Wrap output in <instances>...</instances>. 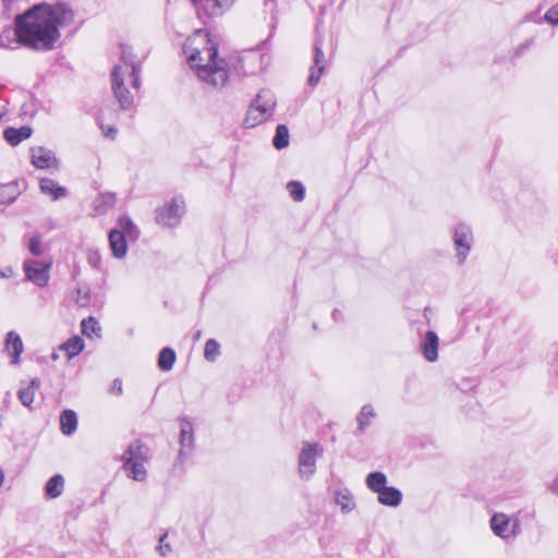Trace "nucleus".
<instances>
[{
    "label": "nucleus",
    "instance_id": "nucleus-12",
    "mask_svg": "<svg viewBox=\"0 0 558 558\" xmlns=\"http://www.w3.org/2000/svg\"><path fill=\"white\" fill-rule=\"evenodd\" d=\"M235 0H201L196 8L197 14L204 13L206 16L214 17L221 15L225 10L229 9Z\"/></svg>",
    "mask_w": 558,
    "mask_h": 558
},
{
    "label": "nucleus",
    "instance_id": "nucleus-5",
    "mask_svg": "<svg viewBox=\"0 0 558 558\" xmlns=\"http://www.w3.org/2000/svg\"><path fill=\"white\" fill-rule=\"evenodd\" d=\"M452 240L456 250L457 263L462 266L465 263L474 242L471 227L465 223H459L453 229Z\"/></svg>",
    "mask_w": 558,
    "mask_h": 558
},
{
    "label": "nucleus",
    "instance_id": "nucleus-47",
    "mask_svg": "<svg viewBox=\"0 0 558 558\" xmlns=\"http://www.w3.org/2000/svg\"><path fill=\"white\" fill-rule=\"evenodd\" d=\"M14 276V270L12 267H5L0 269V278H12Z\"/></svg>",
    "mask_w": 558,
    "mask_h": 558
},
{
    "label": "nucleus",
    "instance_id": "nucleus-11",
    "mask_svg": "<svg viewBox=\"0 0 558 558\" xmlns=\"http://www.w3.org/2000/svg\"><path fill=\"white\" fill-rule=\"evenodd\" d=\"M32 163L37 169L58 168V159L54 154L43 146L31 148Z\"/></svg>",
    "mask_w": 558,
    "mask_h": 558
},
{
    "label": "nucleus",
    "instance_id": "nucleus-45",
    "mask_svg": "<svg viewBox=\"0 0 558 558\" xmlns=\"http://www.w3.org/2000/svg\"><path fill=\"white\" fill-rule=\"evenodd\" d=\"M100 129L106 137L114 138L118 133V130L114 126L105 128L102 124H100Z\"/></svg>",
    "mask_w": 558,
    "mask_h": 558
},
{
    "label": "nucleus",
    "instance_id": "nucleus-41",
    "mask_svg": "<svg viewBox=\"0 0 558 558\" xmlns=\"http://www.w3.org/2000/svg\"><path fill=\"white\" fill-rule=\"evenodd\" d=\"M167 534H162L159 538V546L157 547L159 554L162 557L168 556L171 553V546L169 543L166 542Z\"/></svg>",
    "mask_w": 558,
    "mask_h": 558
},
{
    "label": "nucleus",
    "instance_id": "nucleus-36",
    "mask_svg": "<svg viewBox=\"0 0 558 558\" xmlns=\"http://www.w3.org/2000/svg\"><path fill=\"white\" fill-rule=\"evenodd\" d=\"M75 303L81 307H86L90 303V288L88 284H78L76 288Z\"/></svg>",
    "mask_w": 558,
    "mask_h": 558
},
{
    "label": "nucleus",
    "instance_id": "nucleus-14",
    "mask_svg": "<svg viewBox=\"0 0 558 558\" xmlns=\"http://www.w3.org/2000/svg\"><path fill=\"white\" fill-rule=\"evenodd\" d=\"M421 351L428 362H435L438 359L439 338L435 331H427L421 342Z\"/></svg>",
    "mask_w": 558,
    "mask_h": 558
},
{
    "label": "nucleus",
    "instance_id": "nucleus-58",
    "mask_svg": "<svg viewBox=\"0 0 558 558\" xmlns=\"http://www.w3.org/2000/svg\"><path fill=\"white\" fill-rule=\"evenodd\" d=\"M2 118V113H0V119Z\"/></svg>",
    "mask_w": 558,
    "mask_h": 558
},
{
    "label": "nucleus",
    "instance_id": "nucleus-15",
    "mask_svg": "<svg viewBox=\"0 0 558 558\" xmlns=\"http://www.w3.org/2000/svg\"><path fill=\"white\" fill-rule=\"evenodd\" d=\"M109 245L112 255L116 258H122L128 252V244L124 233L118 229H112L109 232Z\"/></svg>",
    "mask_w": 558,
    "mask_h": 558
},
{
    "label": "nucleus",
    "instance_id": "nucleus-44",
    "mask_svg": "<svg viewBox=\"0 0 558 558\" xmlns=\"http://www.w3.org/2000/svg\"><path fill=\"white\" fill-rule=\"evenodd\" d=\"M323 59H324V53L322 52L320 49H318L316 47V57H315V60H316V68L318 70L319 73H323L326 65L325 63H323Z\"/></svg>",
    "mask_w": 558,
    "mask_h": 558
},
{
    "label": "nucleus",
    "instance_id": "nucleus-2",
    "mask_svg": "<svg viewBox=\"0 0 558 558\" xmlns=\"http://www.w3.org/2000/svg\"><path fill=\"white\" fill-rule=\"evenodd\" d=\"M183 52L191 69L207 87L220 89L229 81V64L219 58L218 48L207 33L195 32L183 45Z\"/></svg>",
    "mask_w": 558,
    "mask_h": 558
},
{
    "label": "nucleus",
    "instance_id": "nucleus-9",
    "mask_svg": "<svg viewBox=\"0 0 558 558\" xmlns=\"http://www.w3.org/2000/svg\"><path fill=\"white\" fill-rule=\"evenodd\" d=\"M298 471L301 480H311L314 473V444L303 441V447L299 454Z\"/></svg>",
    "mask_w": 558,
    "mask_h": 558
},
{
    "label": "nucleus",
    "instance_id": "nucleus-56",
    "mask_svg": "<svg viewBox=\"0 0 558 558\" xmlns=\"http://www.w3.org/2000/svg\"><path fill=\"white\" fill-rule=\"evenodd\" d=\"M193 4H197L201 0H190Z\"/></svg>",
    "mask_w": 558,
    "mask_h": 558
},
{
    "label": "nucleus",
    "instance_id": "nucleus-55",
    "mask_svg": "<svg viewBox=\"0 0 558 558\" xmlns=\"http://www.w3.org/2000/svg\"><path fill=\"white\" fill-rule=\"evenodd\" d=\"M315 450H316V457H317L318 456V451L320 450L317 444H316Z\"/></svg>",
    "mask_w": 558,
    "mask_h": 558
},
{
    "label": "nucleus",
    "instance_id": "nucleus-39",
    "mask_svg": "<svg viewBox=\"0 0 558 558\" xmlns=\"http://www.w3.org/2000/svg\"><path fill=\"white\" fill-rule=\"evenodd\" d=\"M87 263L95 269L100 268L101 264V255L100 252L96 248H89L87 251Z\"/></svg>",
    "mask_w": 558,
    "mask_h": 558
},
{
    "label": "nucleus",
    "instance_id": "nucleus-53",
    "mask_svg": "<svg viewBox=\"0 0 558 558\" xmlns=\"http://www.w3.org/2000/svg\"><path fill=\"white\" fill-rule=\"evenodd\" d=\"M58 359H59V354H58V352L53 351V352L51 353V360L57 361Z\"/></svg>",
    "mask_w": 558,
    "mask_h": 558
},
{
    "label": "nucleus",
    "instance_id": "nucleus-7",
    "mask_svg": "<svg viewBox=\"0 0 558 558\" xmlns=\"http://www.w3.org/2000/svg\"><path fill=\"white\" fill-rule=\"evenodd\" d=\"M490 527L495 535L504 539L512 538L520 532V520L501 512L495 513L490 519Z\"/></svg>",
    "mask_w": 558,
    "mask_h": 558
},
{
    "label": "nucleus",
    "instance_id": "nucleus-37",
    "mask_svg": "<svg viewBox=\"0 0 558 558\" xmlns=\"http://www.w3.org/2000/svg\"><path fill=\"white\" fill-rule=\"evenodd\" d=\"M220 345L215 339H209L205 343L204 356L207 361L214 362L219 355Z\"/></svg>",
    "mask_w": 558,
    "mask_h": 558
},
{
    "label": "nucleus",
    "instance_id": "nucleus-31",
    "mask_svg": "<svg viewBox=\"0 0 558 558\" xmlns=\"http://www.w3.org/2000/svg\"><path fill=\"white\" fill-rule=\"evenodd\" d=\"M290 143L289 130L284 124H279L276 128V133L272 138V145L276 149L281 150L288 147Z\"/></svg>",
    "mask_w": 558,
    "mask_h": 558
},
{
    "label": "nucleus",
    "instance_id": "nucleus-8",
    "mask_svg": "<svg viewBox=\"0 0 558 558\" xmlns=\"http://www.w3.org/2000/svg\"><path fill=\"white\" fill-rule=\"evenodd\" d=\"M111 85L114 97L117 98L121 109L129 110L133 105V96L124 86L121 65L113 66L111 71Z\"/></svg>",
    "mask_w": 558,
    "mask_h": 558
},
{
    "label": "nucleus",
    "instance_id": "nucleus-1",
    "mask_svg": "<svg viewBox=\"0 0 558 558\" xmlns=\"http://www.w3.org/2000/svg\"><path fill=\"white\" fill-rule=\"evenodd\" d=\"M74 13L65 3L35 4L15 16L13 35H0V47L15 49L22 45L34 50H51L60 38L59 28L73 22Z\"/></svg>",
    "mask_w": 558,
    "mask_h": 558
},
{
    "label": "nucleus",
    "instance_id": "nucleus-43",
    "mask_svg": "<svg viewBox=\"0 0 558 558\" xmlns=\"http://www.w3.org/2000/svg\"><path fill=\"white\" fill-rule=\"evenodd\" d=\"M141 66L133 68L131 70V77H132V86L135 89H138L141 87V77H140Z\"/></svg>",
    "mask_w": 558,
    "mask_h": 558
},
{
    "label": "nucleus",
    "instance_id": "nucleus-25",
    "mask_svg": "<svg viewBox=\"0 0 558 558\" xmlns=\"http://www.w3.org/2000/svg\"><path fill=\"white\" fill-rule=\"evenodd\" d=\"M64 489V478L61 474L51 476L45 485V493L49 498H57Z\"/></svg>",
    "mask_w": 558,
    "mask_h": 558
},
{
    "label": "nucleus",
    "instance_id": "nucleus-16",
    "mask_svg": "<svg viewBox=\"0 0 558 558\" xmlns=\"http://www.w3.org/2000/svg\"><path fill=\"white\" fill-rule=\"evenodd\" d=\"M39 189L41 193L51 196L53 201H58L68 195V190L63 186H60L54 180L50 178L40 179Z\"/></svg>",
    "mask_w": 558,
    "mask_h": 558
},
{
    "label": "nucleus",
    "instance_id": "nucleus-35",
    "mask_svg": "<svg viewBox=\"0 0 558 558\" xmlns=\"http://www.w3.org/2000/svg\"><path fill=\"white\" fill-rule=\"evenodd\" d=\"M120 59L121 61L129 66L131 70L133 68L141 66L140 62H136L135 56L132 51V48L126 44H120Z\"/></svg>",
    "mask_w": 558,
    "mask_h": 558
},
{
    "label": "nucleus",
    "instance_id": "nucleus-17",
    "mask_svg": "<svg viewBox=\"0 0 558 558\" xmlns=\"http://www.w3.org/2000/svg\"><path fill=\"white\" fill-rule=\"evenodd\" d=\"M147 460V447L141 441L135 440L131 442L128 449L122 454V461H146Z\"/></svg>",
    "mask_w": 558,
    "mask_h": 558
},
{
    "label": "nucleus",
    "instance_id": "nucleus-6",
    "mask_svg": "<svg viewBox=\"0 0 558 558\" xmlns=\"http://www.w3.org/2000/svg\"><path fill=\"white\" fill-rule=\"evenodd\" d=\"M51 266V260L25 259L23 263V270L25 272L26 280L33 282L39 288L46 287L50 279L49 272Z\"/></svg>",
    "mask_w": 558,
    "mask_h": 558
},
{
    "label": "nucleus",
    "instance_id": "nucleus-10",
    "mask_svg": "<svg viewBox=\"0 0 558 558\" xmlns=\"http://www.w3.org/2000/svg\"><path fill=\"white\" fill-rule=\"evenodd\" d=\"M179 459L183 461L194 448V428L187 418H181Z\"/></svg>",
    "mask_w": 558,
    "mask_h": 558
},
{
    "label": "nucleus",
    "instance_id": "nucleus-21",
    "mask_svg": "<svg viewBox=\"0 0 558 558\" xmlns=\"http://www.w3.org/2000/svg\"><path fill=\"white\" fill-rule=\"evenodd\" d=\"M40 388L39 378H33L26 387H21L17 397L21 403L27 408L34 402L35 392Z\"/></svg>",
    "mask_w": 558,
    "mask_h": 558
},
{
    "label": "nucleus",
    "instance_id": "nucleus-51",
    "mask_svg": "<svg viewBox=\"0 0 558 558\" xmlns=\"http://www.w3.org/2000/svg\"><path fill=\"white\" fill-rule=\"evenodd\" d=\"M533 39H529L526 40L524 44H522L519 48H518V51L521 52L525 49H529L532 45H533Z\"/></svg>",
    "mask_w": 558,
    "mask_h": 558
},
{
    "label": "nucleus",
    "instance_id": "nucleus-49",
    "mask_svg": "<svg viewBox=\"0 0 558 558\" xmlns=\"http://www.w3.org/2000/svg\"><path fill=\"white\" fill-rule=\"evenodd\" d=\"M549 490L558 496V475L555 477L553 483L549 485Z\"/></svg>",
    "mask_w": 558,
    "mask_h": 558
},
{
    "label": "nucleus",
    "instance_id": "nucleus-50",
    "mask_svg": "<svg viewBox=\"0 0 558 558\" xmlns=\"http://www.w3.org/2000/svg\"><path fill=\"white\" fill-rule=\"evenodd\" d=\"M308 85H314V65H311L308 69V77H307Z\"/></svg>",
    "mask_w": 558,
    "mask_h": 558
},
{
    "label": "nucleus",
    "instance_id": "nucleus-23",
    "mask_svg": "<svg viewBox=\"0 0 558 558\" xmlns=\"http://www.w3.org/2000/svg\"><path fill=\"white\" fill-rule=\"evenodd\" d=\"M335 502L341 508L343 513H349L355 508L354 497L345 487L335 492Z\"/></svg>",
    "mask_w": 558,
    "mask_h": 558
},
{
    "label": "nucleus",
    "instance_id": "nucleus-32",
    "mask_svg": "<svg viewBox=\"0 0 558 558\" xmlns=\"http://www.w3.org/2000/svg\"><path fill=\"white\" fill-rule=\"evenodd\" d=\"M81 328L84 336L92 338V336L95 335L100 338L101 327L95 317L88 316L84 318L81 323Z\"/></svg>",
    "mask_w": 558,
    "mask_h": 558
},
{
    "label": "nucleus",
    "instance_id": "nucleus-13",
    "mask_svg": "<svg viewBox=\"0 0 558 558\" xmlns=\"http://www.w3.org/2000/svg\"><path fill=\"white\" fill-rule=\"evenodd\" d=\"M24 350L23 341L20 335L15 331H9L4 339V351L11 357V364H19L20 356Z\"/></svg>",
    "mask_w": 558,
    "mask_h": 558
},
{
    "label": "nucleus",
    "instance_id": "nucleus-19",
    "mask_svg": "<svg viewBox=\"0 0 558 558\" xmlns=\"http://www.w3.org/2000/svg\"><path fill=\"white\" fill-rule=\"evenodd\" d=\"M117 202L114 193L105 192L100 193L93 202V208L96 214L104 215L109 209L113 208Z\"/></svg>",
    "mask_w": 558,
    "mask_h": 558
},
{
    "label": "nucleus",
    "instance_id": "nucleus-40",
    "mask_svg": "<svg viewBox=\"0 0 558 558\" xmlns=\"http://www.w3.org/2000/svg\"><path fill=\"white\" fill-rule=\"evenodd\" d=\"M544 21L550 25H558V3L554 4L544 15Z\"/></svg>",
    "mask_w": 558,
    "mask_h": 558
},
{
    "label": "nucleus",
    "instance_id": "nucleus-24",
    "mask_svg": "<svg viewBox=\"0 0 558 558\" xmlns=\"http://www.w3.org/2000/svg\"><path fill=\"white\" fill-rule=\"evenodd\" d=\"M145 461H126L123 462V470L126 472L128 476L137 482H143L147 472L144 466Z\"/></svg>",
    "mask_w": 558,
    "mask_h": 558
},
{
    "label": "nucleus",
    "instance_id": "nucleus-4",
    "mask_svg": "<svg viewBox=\"0 0 558 558\" xmlns=\"http://www.w3.org/2000/svg\"><path fill=\"white\" fill-rule=\"evenodd\" d=\"M184 214V201L173 197L169 203L159 207L155 211V220L163 228L177 227Z\"/></svg>",
    "mask_w": 558,
    "mask_h": 558
},
{
    "label": "nucleus",
    "instance_id": "nucleus-54",
    "mask_svg": "<svg viewBox=\"0 0 558 558\" xmlns=\"http://www.w3.org/2000/svg\"><path fill=\"white\" fill-rule=\"evenodd\" d=\"M3 478H4L3 472L0 470V486L3 483Z\"/></svg>",
    "mask_w": 558,
    "mask_h": 558
},
{
    "label": "nucleus",
    "instance_id": "nucleus-46",
    "mask_svg": "<svg viewBox=\"0 0 558 558\" xmlns=\"http://www.w3.org/2000/svg\"><path fill=\"white\" fill-rule=\"evenodd\" d=\"M110 390L113 393L121 395L122 393V381L120 379H118V378L114 379L112 381Z\"/></svg>",
    "mask_w": 558,
    "mask_h": 558
},
{
    "label": "nucleus",
    "instance_id": "nucleus-42",
    "mask_svg": "<svg viewBox=\"0 0 558 558\" xmlns=\"http://www.w3.org/2000/svg\"><path fill=\"white\" fill-rule=\"evenodd\" d=\"M244 56H241L236 59L235 63L233 64L234 66V70L241 74V75H245V74H248V73H253V69H245L244 66Z\"/></svg>",
    "mask_w": 558,
    "mask_h": 558
},
{
    "label": "nucleus",
    "instance_id": "nucleus-48",
    "mask_svg": "<svg viewBox=\"0 0 558 558\" xmlns=\"http://www.w3.org/2000/svg\"><path fill=\"white\" fill-rule=\"evenodd\" d=\"M537 12H532V13H529L524 16V22H535V23H541L542 20H537Z\"/></svg>",
    "mask_w": 558,
    "mask_h": 558
},
{
    "label": "nucleus",
    "instance_id": "nucleus-38",
    "mask_svg": "<svg viewBox=\"0 0 558 558\" xmlns=\"http://www.w3.org/2000/svg\"><path fill=\"white\" fill-rule=\"evenodd\" d=\"M28 251L34 256H40L44 253L41 235L36 233L32 235L27 243Z\"/></svg>",
    "mask_w": 558,
    "mask_h": 558
},
{
    "label": "nucleus",
    "instance_id": "nucleus-28",
    "mask_svg": "<svg viewBox=\"0 0 558 558\" xmlns=\"http://www.w3.org/2000/svg\"><path fill=\"white\" fill-rule=\"evenodd\" d=\"M177 355L173 349L171 348H163L159 352L158 355V367L161 371L168 372L173 367V364L175 362Z\"/></svg>",
    "mask_w": 558,
    "mask_h": 558
},
{
    "label": "nucleus",
    "instance_id": "nucleus-52",
    "mask_svg": "<svg viewBox=\"0 0 558 558\" xmlns=\"http://www.w3.org/2000/svg\"><path fill=\"white\" fill-rule=\"evenodd\" d=\"M15 0H2V3H3V7L5 9H10V7L12 5V3L14 2Z\"/></svg>",
    "mask_w": 558,
    "mask_h": 558
},
{
    "label": "nucleus",
    "instance_id": "nucleus-33",
    "mask_svg": "<svg viewBox=\"0 0 558 558\" xmlns=\"http://www.w3.org/2000/svg\"><path fill=\"white\" fill-rule=\"evenodd\" d=\"M119 230L124 233V236H129L131 239H137L140 235V230L132 221L129 216H122L118 220Z\"/></svg>",
    "mask_w": 558,
    "mask_h": 558
},
{
    "label": "nucleus",
    "instance_id": "nucleus-34",
    "mask_svg": "<svg viewBox=\"0 0 558 558\" xmlns=\"http://www.w3.org/2000/svg\"><path fill=\"white\" fill-rule=\"evenodd\" d=\"M286 189L289 193V196L296 203H300L305 197V186L302 182L296 180H291L287 183Z\"/></svg>",
    "mask_w": 558,
    "mask_h": 558
},
{
    "label": "nucleus",
    "instance_id": "nucleus-30",
    "mask_svg": "<svg viewBox=\"0 0 558 558\" xmlns=\"http://www.w3.org/2000/svg\"><path fill=\"white\" fill-rule=\"evenodd\" d=\"M19 194V186L15 182L0 185V204L13 203Z\"/></svg>",
    "mask_w": 558,
    "mask_h": 558
},
{
    "label": "nucleus",
    "instance_id": "nucleus-29",
    "mask_svg": "<svg viewBox=\"0 0 558 558\" xmlns=\"http://www.w3.org/2000/svg\"><path fill=\"white\" fill-rule=\"evenodd\" d=\"M375 416L376 412L371 404L363 405L356 417L359 430L364 432L371 425V421Z\"/></svg>",
    "mask_w": 558,
    "mask_h": 558
},
{
    "label": "nucleus",
    "instance_id": "nucleus-3",
    "mask_svg": "<svg viewBox=\"0 0 558 558\" xmlns=\"http://www.w3.org/2000/svg\"><path fill=\"white\" fill-rule=\"evenodd\" d=\"M276 105V96L270 89L259 90L248 107L243 125L252 129L266 122L272 117Z\"/></svg>",
    "mask_w": 558,
    "mask_h": 558
},
{
    "label": "nucleus",
    "instance_id": "nucleus-20",
    "mask_svg": "<svg viewBox=\"0 0 558 558\" xmlns=\"http://www.w3.org/2000/svg\"><path fill=\"white\" fill-rule=\"evenodd\" d=\"M32 132V128L27 125H23L19 129L7 128L3 132V136L9 144L15 146L20 144L23 140L31 137Z\"/></svg>",
    "mask_w": 558,
    "mask_h": 558
},
{
    "label": "nucleus",
    "instance_id": "nucleus-27",
    "mask_svg": "<svg viewBox=\"0 0 558 558\" xmlns=\"http://www.w3.org/2000/svg\"><path fill=\"white\" fill-rule=\"evenodd\" d=\"M366 486L374 493L378 494L387 484V476L379 471L372 472L366 476Z\"/></svg>",
    "mask_w": 558,
    "mask_h": 558
},
{
    "label": "nucleus",
    "instance_id": "nucleus-26",
    "mask_svg": "<svg viewBox=\"0 0 558 558\" xmlns=\"http://www.w3.org/2000/svg\"><path fill=\"white\" fill-rule=\"evenodd\" d=\"M84 349V341L80 336H74L59 347V350L64 351L68 359L78 355Z\"/></svg>",
    "mask_w": 558,
    "mask_h": 558
},
{
    "label": "nucleus",
    "instance_id": "nucleus-57",
    "mask_svg": "<svg viewBox=\"0 0 558 558\" xmlns=\"http://www.w3.org/2000/svg\"><path fill=\"white\" fill-rule=\"evenodd\" d=\"M337 314H338V312H337V311H333L332 315H333V317H335V318H336V315H337Z\"/></svg>",
    "mask_w": 558,
    "mask_h": 558
},
{
    "label": "nucleus",
    "instance_id": "nucleus-22",
    "mask_svg": "<svg viewBox=\"0 0 558 558\" xmlns=\"http://www.w3.org/2000/svg\"><path fill=\"white\" fill-rule=\"evenodd\" d=\"M77 428V415L73 410H63L60 414V429L61 432L70 436Z\"/></svg>",
    "mask_w": 558,
    "mask_h": 558
},
{
    "label": "nucleus",
    "instance_id": "nucleus-18",
    "mask_svg": "<svg viewBox=\"0 0 558 558\" xmlns=\"http://www.w3.org/2000/svg\"><path fill=\"white\" fill-rule=\"evenodd\" d=\"M377 498L384 506L398 507L402 501V493L396 487L386 485L383 490L377 494Z\"/></svg>",
    "mask_w": 558,
    "mask_h": 558
}]
</instances>
